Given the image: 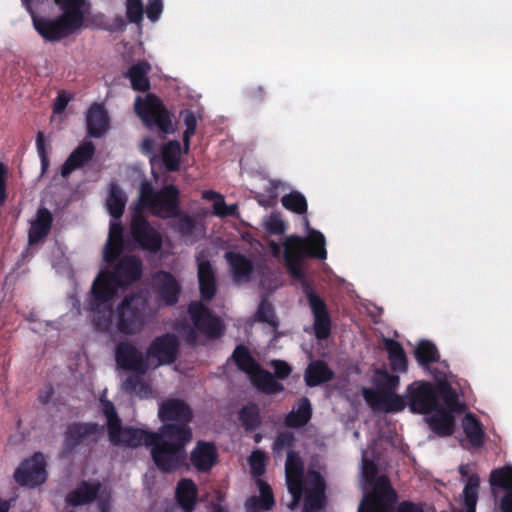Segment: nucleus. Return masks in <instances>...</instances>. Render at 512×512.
Instances as JSON below:
<instances>
[{
    "label": "nucleus",
    "mask_w": 512,
    "mask_h": 512,
    "mask_svg": "<svg viewBox=\"0 0 512 512\" xmlns=\"http://www.w3.org/2000/svg\"><path fill=\"white\" fill-rule=\"evenodd\" d=\"M295 437L289 431L278 433L273 443L272 449L276 454L281 453L284 449L291 448L294 445Z\"/></svg>",
    "instance_id": "680f3d73"
},
{
    "label": "nucleus",
    "mask_w": 512,
    "mask_h": 512,
    "mask_svg": "<svg viewBox=\"0 0 512 512\" xmlns=\"http://www.w3.org/2000/svg\"><path fill=\"white\" fill-rule=\"evenodd\" d=\"M101 490L98 480H82L76 488L66 496V503L72 507H79L93 503Z\"/></svg>",
    "instance_id": "4be33fe9"
},
{
    "label": "nucleus",
    "mask_w": 512,
    "mask_h": 512,
    "mask_svg": "<svg viewBox=\"0 0 512 512\" xmlns=\"http://www.w3.org/2000/svg\"><path fill=\"white\" fill-rule=\"evenodd\" d=\"M183 121L186 126V129L183 133V142L184 145L188 148L190 144V139L195 134L197 127V119L194 112L186 110L183 113Z\"/></svg>",
    "instance_id": "052dcab7"
},
{
    "label": "nucleus",
    "mask_w": 512,
    "mask_h": 512,
    "mask_svg": "<svg viewBox=\"0 0 512 512\" xmlns=\"http://www.w3.org/2000/svg\"><path fill=\"white\" fill-rule=\"evenodd\" d=\"M365 400L373 410L385 413L400 412L408 405L407 400L395 392L385 393L375 397H367Z\"/></svg>",
    "instance_id": "c756f323"
},
{
    "label": "nucleus",
    "mask_w": 512,
    "mask_h": 512,
    "mask_svg": "<svg viewBox=\"0 0 512 512\" xmlns=\"http://www.w3.org/2000/svg\"><path fill=\"white\" fill-rule=\"evenodd\" d=\"M307 491H325L326 483L321 473L316 470H308L305 476Z\"/></svg>",
    "instance_id": "bf43d9fd"
},
{
    "label": "nucleus",
    "mask_w": 512,
    "mask_h": 512,
    "mask_svg": "<svg viewBox=\"0 0 512 512\" xmlns=\"http://www.w3.org/2000/svg\"><path fill=\"white\" fill-rule=\"evenodd\" d=\"M147 300L139 294L126 295L113 309L115 327L124 335H135L142 331L145 325Z\"/></svg>",
    "instance_id": "423d86ee"
},
{
    "label": "nucleus",
    "mask_w": 512,
    "mask_h": 512,
    "mask_svg": "<svg viewBox=\"0 0 512 512\" xmlns=\"http://www.w3.org/2000/svg\"><path fill=\"white\" fill-rule=\"evenodd\" d=\"M305 494L303 512H316L323 508L326 499L325 491L305 490Z\"/></svg>",
    "instance_id": "603ef678"
},
{
    "label": "nucleus",
    "mask_w": 512,
    "mask_h": 512,
    "mask_svg": "<svg viewBox=\"0 0 512 512\" xmlns=\"http://www.w3.org/2000/svg\"><path fill=\"white\" fill-rule=\"evenodd\" d=\"M130 235L142 250L157 253L162 248L163 240L161 234L151 226L142 212H137L134 209L130 222Z\"/></svg>",
    "instance_id": "ddd939ff"
},
{
    "label": "nucleus",
    "mask_w": 512,
    "mask_h": 512,
    "mask_svg": "<svg viewBox=\"0 0 512 512\" xmlns=\"http://www.w3.org/2000/svg\"><path fill=\"white\" fill-rule=\"evenodd\" d=\"M154 291L159 301L166 306H174L179 301L181 285L175 276L164 270L153 275Z\"/></svg>",
    "instance_id": "dca6fc26"
},
{
    "label": "nucleus",
    "mask_w": 512,
    "mask_h": 512,
    "mask_svg": "<svg viewBox=\"0 0 512 512\" xmlns=\"http://www.w3.org/2000/svg\"><path fill=\"white\" fill-rule=\"evenodd\" d=\"M188 313L193 324L192 327L184 328L185 342L189 346L198 344V333L210 340L218 339L223 335L225 327L222 320L202 302H191Z\"/></svg>",
    "instance_id": "39448f33"
},
{
    "label": "nucleus",
    "mask_w": 512,
    "mask_h": 512,
    "mask_svg": "<svg viewBox=\"0 0 512 512\" xmlns=\"http://www.w3.org/2000/svg\"><path fill=\"white\" fill-rule=\"evenodd\" d=\"M150 70L151 66L146 61H139L128 69L125 77L130 80L133 90L146 92L150 89V81L148 79Z\"/></svg>",
    "instance_id": "c9c22d12"
},
{
    "label": "nucleus",
    "mask_w": 512,
    "mask_h": 512,
    "mask_svg": "<svg viewBox=\"0 0 512 512\" xmlns=\"http://www.w3.org/2000/svg\"><path fill=\"white\" fill-rule=\"evenodd\" d=\"M314 316L313 328L318 340H325L331 333V318L325 302L310 307Z\"/></svg>",
    "instance_id": "e433bc0d"
},
{
    "label": "nucleus",
    "mask_w": 512,
    "mask_h": 512,
    "mask_svg": "<svg viewBox=\"0 0 512 512\" xmlns=\"http://www.w3.org/2000/svg\"><path fill=\"white\" fill-rule=\"evenodd\" d=\"M282 206L299 215H303L307 213L308 204L305 196L298 192L292 191L281 198Z\"/></svg>",
    "instance_id": "49530a36"
},
{
    "label": "nucleus",
    "mask_w": 512,
    "mask_h": 512,
    "mask_svg": "<svg viewBox=\"0 0 512 512\" xmlns=\"http://www.w3.org/2000/svg\"><path fill=\"white\" fill-rule=\"evenodd\" d=\"M249 379L258 391L268 395L277 394L284 390V386L275 379L274 375L263 369L261 365L249 376Z\"/></svg>",
    "instance_id": "72a5a7b5"
},
{
    "label": "nucleus",
    "mask_w": 512,
    "mask_h": 512,
    "mask_svg": "<svg viewBox=\"0 0 512 512\" xmlns=\"http://www.w3.org/2000/svg\"><path fill=\"white\" fill-rule=\"evenodd\" d=\"M414 357L419 366L429 369L430 365L440 360L436 345L429 340H421L414 349Z\"/></svg>",
    "instance_id": "a19ab883"
},
{
    "label": "nucleus",
    "mask_w": 512,
    "mask_h": 512,
    "mask_svg": "<svg viewBox=\"0 0 512 512\" xmlns=\"http://www.w3.org/2000/svg\"><path fill=\"white\" fill-rule=\"evenodd\" d=\"M214 213L220 217L236 216L238 212V206L236 204L227 205L224 198L216 200L213 204Z\"/></svg>",
    "instance_id": "69168bd1"
},
{
    "label": "nucleus",
    "mask_w": 512,
    "mask_h": 512,
    "mask_svg": "<svg viewBox=\"0 0 512 512\" xmlns=\"http://www.w3.org/2000/svg\"><path fill=\"white\" fill-rule=\"evenodd\" d=\"M260 497H251L248 500L250 509L271 510L275 505L274 495L271 487L266 482L259 483Z\"/></svg>",
    "instance_id": "a18cd8bd"
},
{
    "label": "nucleus",
    "mask_w": 512,
    "mask_h": 512,
    "mask_svg": "<svg viewBox=\"0 0 512 512\" xmlns=\"http://www.w3.org/2000/svg\"><path fill=\"white\" fill-rule=\"evenodd\" d=\"M266 456L261 450H255L249 457V464L254 475H262L265 471Z\"/></svg>",
    "instance_id": "0e129e2a"
},
{
    "label": "nucleus",
    "mask_w": 512,
    "mask_h": 512,
    "mask_svg": "<svg viewBox=\"0 0 512 512\" xmlns=\"http://www.w3.org/2000/svg\"><path fill=\"white\" fill-rule=\"evenodd\" d=\"M142 0H126V17L130 23L140 25L143 21Z\"/></svg>",
    "instance_id": "6e6d98bb"
},
{
    "label": "nucleus",
    "mask_w": 512,
    "mask_h": 512,
    "mask_svg": "<svg viewBox=\"0 0 512 512\" xmlns=\"http://www.w3.org/2000/svg\"><path fill=\"white\" fill-rule=\"evenodd\" d=\"M224 258L230 267L234 282L247 283L250 281L254 272V264L252 260H250L245 255L235 251L226 252Z\"/></svg>",
    "instance_id": "393cba45"
},
{
    "label": "nucleus",
    "mask_w": 512,
    "mask_h": 512,
    "mask_svg": "<svg viewBox=\"0 0 512 512\" xmlns=\"http://www.w3.org/2000/svg\"><path fill=\"white\" fill-rule=\"evenodd\" d=\"M143 272V264L135 255L123 256L112 271H101L94 279L84 302L90 321L97 332L107 333L112 328L114 299L119 288L138 281Z\"/></svg>",
    "instance_id": "f257e3e1"
},
{
    "label": "nucleus",
    "mask_w": 512,
    "mask_h": 512,
    "mask_svg": "<svg viewBox=\"0 0 512 512\" xmlns=\"http://www.w3.org/2000/svg\"><path fill=\"white\" fill-rule=\"evenodd\" d=\"M489 482L491 486L500 487L505 494L500 500L501 512H512V466H505L491 471Z\"/></svg>",
    "instance_id": "412c9836"
},
{
    "label": "nucleus",
    "mask_w": 512,
    "mask_h": 512,
    "mask_svg": "<svg viewBox=\"0 0 512 512\" xmlns=\"http://www.w3.org/2000/svg\"><path fill=\"white\" fill-rule=\"evenodd\" d=\"M134 108L137 115L149 129L157 128L165 134L174 131L170 114L156 95L150 93L145 98L137 96Z\"/></svg>",
    "instance_id": "0eeeda50"
},
{
    "label": "nucleus",
    "mask_w": 512,
    "mask_h": 512,
    "mask_svg": "<svg viewBox=\"0 0 512 512\" xmlns=\"http://www.w3.org/2000/svg\"><path fill=\"white\" fill-rule=\"evenodd\" d=\"M217 447L213 442L199 440L190 453V462L199 473L210 472L218 461Z\"/></svg>",
    "instance_id": "a211bd4d"
},
{
    "label": "nucleus",
    "mask_w": 512,
    "mask_h": 512,
    "mask_svg": "<svg viewBox=\"0 0 512 512\" xmlns=\"http://www.w3.org/2000/svg\"><path fill=\"white\" fill-rule=\"evenodd\" d=\"M104 435V426L96 422H72L64 431L62 456H69L79 446H93Z\"/></svg>",
    "instance_id": "6e6552de"
},
{
    "label": "nucleus",
    "mask_w": 512,
    "mask_h": 512,
    "mask_svg": "<svg viewBox=\"0 0 512 512\" xmlns=\"http://www.w3.org/2000/svg\"><path fill=\"white\" fill-rule=\"evenodd\" d=\"M464 433L473 447L479 448L484 444V431L481 422L471 413L462 420Z\"/></svg>",
    "instance_id": "79ce46f5"
},
{
    "label": "nucleus",
    "mask_w": 512,
    "mask_h": 512,
    "mask_svg": "<svg viewBox=\"0 0 512 512\" xmlns=\"http://www.w3.org/2000/svg\"><path fill=\"white\" fill-rule=\"evenodd\" d=\"M286 484L293 502L297 504L301 500L304 491L303 475H286Z\"/></svg>",
    "instance_id": "13d9d810"
},
{
    "label": "nucleus",
    "mask_w": 512,
    "mask_h": 512,
    "mask_svg": "<svg viewBox=\"0 0 512 512\" xmlns=\"http://www.w3.org/2000/svg\"><path fill=\"white\" fill-rule=\"evenodd\" d=\"M153 442L150 445L151 457L161 472H175L185 464L187 453L182 446L174 445L171 441L154 440Z\"/></svg>",
    "instance_id": "9d476101"
},
{
    "label": "nucleus",
    "mask_w": 512,
    "mask_h": 512,
    "mask_svg": "<svg viewBox=\"0 0 512 512\" xmlns=\"http://www.w3.org/2000/svg\"><path fill=\"white\" fill-rule=\"evenodd\" d=\"M124 248V227L119 220H113L110 223L108 240L103 251L104 261L109 265L115 263Z\"/></svg>",
    "instance_id": "b1692460"
},
{
    "label": "nucleus",
    "mask_w": 512,
    "mask_h": 512,
    "mask_svg": "<svg viewBox=\"0 0 512 512\" xmlns=\"http://www.w3.org/2000/svg\"><path fill=\"white\" fill-rule=\"evenodd\" d=\"M95 154V146L91 141L81 143L73 152L68 156L61 166L62 177H68L74 170L83 167L88 163Z\"/></svg>",
    "instance_id": "a878e982"
},
{
    "label": "nucleus",
    "mask_w": 512,
    "mask_h": 512,
    "mask_svg": "<svg viewBox=\"0 0 512 512\" xmlns=\"http://www.w3.org/2000/svg\"><path fill=\"white\" fill-rule=\"evenodd\" d=\"M87 132L94 138L103 136L109 128V116L102 103H93L86 115Z\"/></svg>",
    "instance_id": "bb28decb"
},
{
    "label": "nucleus",
    "mask_w": 512,
    "mask_h": 512,
    "mask_svg": "<svg viewBox=\"0 0 512 512\" xmlns=\"http://www.w3.org/2000/svg\"><path fill=\"white\" fill-rule=\"evenodd\" d=\"M335 374L328 364L323 360L311 362L304 373V380L307 386L316 387L333 380Z\"/></svg>",
    "instance_id": "473e14b6"
},
{
    "label": "nucleus",
    "mask_w": 512,
    "mask_h": 512,
    "mask_svg": "<svg viewBox=\"0 0 512 512\" xmlns=\"http://www.w3.org/2000/svg\"><path fill=\"white\" fill-rule=\"evenodd\" d=\"M238 418L246 431H253L260 426L259 409L255 404L241 408Z\"/></svg>",
    "instance_id": "09e8293b"
},
{
    "label": "nucleus",
    "mask_w": 512,
    "mask_h": 512,
    "mask_svg": "<svg viewBox=\"0 0 512 512\" xmlns=\"http://www.w3.org/2000/svg\"><path fill=\"white\" fill-rule=\"evenodd\" d=\"M162 161L167 171L176 172L180 168L181 145L179 141L172 140L162 148Z\"/></svg>",
    "instance_id": "c03bdc74"
},
{
    "label": "nucleus",
    "mask_w": 512,
    "mask_h": 512,
    "mask_svg": "<svg viewBox=\"0 0 512 512\" xmlns=\"http://www.w3.org/2000/svg\"><path fill=\"white\" fill-rule=\"evenodd\" d=\"M431 373L436 381L437 400L439 401V397H441L447 407L446 410L450 411V413L458 411L461 407L458 394L448 382L446 373L437 369L431 371Z\"/></svg>",
    "instance_id": "c85d7f7f"
},
{
    "label": "nucleus",
    "mask_w": 512,
    "mask_h": 512,
    "mask_svg": "<svg viewBox=\"0 0 512 512\" xmlns=\"http://www.w3.org/2000/svg\"><path fill=\"white\" fill-rule=\"evenodd\" d=\"M266 229L273 235H281L285 232L286 224L280 217L271 215L266 224Z\"/></svg>",
    "instance_id": "774afa93"
},
{
    "label": "nucleus",
    "mask_w": 512,
    "mask_h": 512,
    "mask_svg": "<svg viewBox=\"0 0 512 512\" xmlns=\"http://www.w3.org/2000/svg\"><path fill=\"white\" fill-rule=\"evenodd\" d=\"M313 410L307 397L300 398L293 409L285 416L284 424L288 428H301L307 425L312 418Z\"/></svg>",
    "instance_id": "7c9ffc66"
},
{
    "label": "nucleus",
    "mask_w": 512,
    "mask_h": 512,
    "mask_svg": "<svg viewBox=\"0 0 512 512\" xmlns=\"http://www.w3.org/2000/svg\"><path fill=\"white\" fill-rule=\"evenodd\" d=\"M159 419L164 423H190L193 412L190 406L180 399H168L164 401L158 412Z\"/></svg>",
    "instance_id": "6ab92c4d"
},
{
    "label": "nucleus",
    "mask_w": 512,
    "mask_h": 512,
    "mask_svg": "<svg viewBox=\"0 0 512 512\" xmlns=\"http://www.w3.org/2000/svg\"><path fill=\"white\" fill-rule=\"evenodd\" d=\"M406 400L413 413L428 414L440 405L437 400L436 384L414 381L406 389Z\"/></svg>",
    "instance_id": "f8f14e48"
},
{
    "label": "nucleus",
    "mask_w": 512,
    "mask_h": 512,
    "mask_svg": "<svg viewBox=\"0 0 512 512\" xmlns=\"http://www.w3.org/2000/svg\"><path fill=\"white\" fill-rule=\"evenodd\" d=\"M256 319L259 322L266 323L273 328L278 327V320L275 315L274 308L270 302L263 299L258 305L256 311Z\"/></svg>",
    "instance_id": "3c124183"
},
{
    "label": "nucleus",
    "mask_w": 512,
    "mask_h": 512,
    "mask_svg": "<svg viewBox=\"0 0 512 512\" xmlns=\"http://www.w3.org/2000/svg\"><path fill=\"white\" fill-rule=\"evenodd\" d=\"M102 413L107 419V430L109 440L115 438V434L120 427L121 419L119 418L114 404L107 399H101Z\"/></svg>",
    "instance_id": "de8ad7c7"
},
{
    "label": "nucleus",
    "mask_w": 512,
    "mask_h": 512,
    "mask_svg": "<svg viewBox=\"0 0 512 512\" xmlns=\"http://www.w3.org/2000/svg\"><path fill=\"white\" fill-rule=\"evenodd\" d=\"M385 350L388 353L391 370L400 373L406 372L408 360L402 345L396 340L386 339Z\"/></svg>",
    "instance_id": "58836bf2"
},
{
    "label": "nucleus",
    "mask_w": 512,
    "mask_h": 512,
    "mask_svg": "<svg viewBox=\"0 0 512 512\" xmlns=\"http://www.w3.org/2000/svg\"><path fill=\"white\" fill-rule=\"evenodd\" d=\"M180 342L173 333L155 337L146 350L147 360H156V366L170 365L177 360Z\"/></svg>",
    "instance_id": "2eb2a0df"
},
{
    "label": "nucleus",
    "mask_w": 512,
    "mask_h": 512,
    "mask_svg": "<svg viewBox=\"0 0 512 512\" xmlns=\"http://www.w3.org/2000/svg\"><path fill=\"white\" fill-rule=\"evenodd\" d=\"M57 4L61 5L64 13L63 15H70L71 22L76 25H83L84 15L82 6L84 0H55Z\"/></svg>",
    "instance_id": "8fccbe9b"
},
{
    "label": "nucleus",
    "mask_w": 512,
    "mask_h": 512,
    "mask_svg": "<svg viewBox=\"0 0 512 512\" xmlns=\"http://www.w3.org/2000/svg\"><path fill=\"white\" fill-rule=\"evenodd\" d=\"M53 224V215L46 207L37 210L36 218L31 222L28 232V241L34 245L42 241L49 234Z\"/></svg>",
    "instance_id": "cd10ccee"
},
{
    "label": "nucleus",
    "mask_w": 512,
    "mask_h": 512,
    "mask_svg": "<svg viewBox=\"0 0 512 512\" xmlns=\"http://www.w3.org/2000/svg\"><path fill=\"white\" fill-rule=\"evenodd\" d=\"M284 262L290 276L299 281L310 307L325 302L317 295L307 280L302 263L306 257L325 260L327 258L326 239L314 229H309L307 237L290 236L284 242Z\"/></svg>",
    "instance_id": "f03ea898"
},
{
    "label": "nucleus",
    "mask_w": 512,
    "mask_h": 512,
    "mask_svg": "<svg viewBox=\"0 0 512 512\" xmlns=\"http://www.w3.org/2000/svg\"><path fill=\"white\" fill-rule=\"evenodd\" d=\"M231 360L240 371L248 376H251L260 366L252 356L249 348L243 344H239L235 347L231 355Z\"/></svg>",
    "instance_id": "ea45409f"
},
{
    "label": "nucleus",
    "mask_w": 512,
    "mask_h": 512,
    "mask_svg": "<svg viewBox=\"0 0 512 512\" xmlns=\"http://www.w3.org/2000/svg\"><path fill=\"white\" fill-rule=\"evenodd\" d=\"M196 262L198 266L197 274L201 298L204 301H210L215 297L217 292L215 270L208 259H203L202 253L197 255Z\"/></svg>",
    "instance_id": "aec40b11"
},
{
    "label": "nucleus",
    "mask_w": 512,
    "mask_h": 512,
    "mask_svg": "<svg viewBox=\"0 0 512 512\" xmlns=\"http://www.w3.org/2000/svg\"><path fill=\"white\" fill-rule=\"evenodd\" d=\"M434 412L433 415L427 418L430 429L440 437L450 436L455 426L452 413L440 406Z\"/></svg>",
    "instance_id": "2f4dec72"
},
{
    "label": "nucleus",
    "mask_w": 512,
    "mask_h": 512,
    "mask_svg": "<svg viewBox=\"0 0 512 512\" xmlns=\"http://www.w3.org/2000/svg\"><path fill=\"white\" fill-rule=\"evenodd\" d=\"M377 379L375 381L376 390L365 389L363 392L364 398L375 397L385 393H394L400 384V377L392 375L387 371H378Z\"/></svg>",
    "instance_id": "4c0bfd02"
},
{
    "label": "nucleus",
    "mask_w": 512,
    "mask_h": 512,
    "mask_svg": "<svg viewBox=\"0 0 512 512\" xmlns=\"http://www.w3.org/2000/svg\"><path fill=\"white\" fill-rule=\"evenodd\" d=\"M190 423H164L154 434H149L153 440L171 441L174 445H180L186 449L191 442L193 432Z\"/></svg>",
    "instance_id": "f3484780"
},
{
    "label": "nucleus",
    "mask_w": 512,
    "mask_h": 512,
    "mask_svg": "<svg viewBox=\"0 0 512 512\" xmlns=\"http://www.w3.org/2000/svg\"><path fill=\"white\" fill-rule=\"evenodd\" d=\"M176 229L182 236H190L196 228L194 219L188 214H181L177 217Z\"/></svg>",
    "instance_id": "e2e57ef3"
},
{
    "label": "nucleus",
    "mask_w": 512,
    "mask_h": 512,
    "mask_svg": "<svg viewBox=\"0 0 512 512\" xmlns=\"http://www.w3.org/2000/svg\"><path fill=\"white\" fill-rule=\"evenodd\" d=\"M149 434H154V432L130 426L122 427L121 423L115 434V438L110 440V442L114 446L124 445L127 447L136 448L142 444H145L147 447H150V445L154 443V440L150 438Z\"/></svg>",
    "instance_id": "5701e85b"
},
{
    "label": "nucleus",
    "mask_w": 512,
    "mask_h": 512,
    "mask_svg": "<svg viewBox=\"0 0 512 512\" xmlns=\"http://www.w3.org/2000/svg\"><path fill=\"white\" fill-rule=\"evenodd\" d=\"M175 498L184 512H193L197 500V487L191 479H181L176 487Z\"/></svg>",
    "instance_id": "f704fd0d"
},
{
    "label": "nucleus",
    "mask_w": 512,
    "mask_h": 512,
    "mask_svg": "<svg viewBox=\"0 0 512 512\" xmlns=\"http://www.w3.org/2000/svg\"><path fill=\"white\" fill-rule=\"evenodd\" d=\"M46 467L44 454L35 452L20 463L14 471L13 478L22 487L36 488L44 484L48 478Z\"/></svg>",
    "instance_id": "9b49d317"
},
{
    "label": "nucleus",
    "mask_w": 512,
    "mask_h": 512,
    "mask_svg": "<svg viewBox=\"0 0 512 512\" xmlns=\"http://www.w3.org/2000/svg\"><path fill=\"white\" fill-rule=\"evenodd\" d=\"M127 197L123 190L117 184H111L110 192L107 197V209L114 220H119L125 210Z\"/></svg>",
    "instance_id": "37998d69"
},
{
    "label": "nucleus",
    "mask_w": 512,
    "mask_h": 512,
    "mask_svg": "<svg viewBox=\"0 0 512 512\" xmlns=\"http://www.w3.org/2000/svg\"><path fill=\"white\" fill-rule=\"evenodd\" d=\"M163 10L162 0H148L146 6V15L148 19L155 22L159 19Z\"/></svg>",
    "instance_id": "338daca9"
},
{
    "label": "nucleus",
    "mask_w": 512,
    "mask_h": 512,
    "mask_svg": "<svg viewBox=\"0 0 512 512\" xmlns=\"http://www.w3.org/2000/svg\"><path fill=\"white\" fill-rule=\"evenodd\" d=\"M396 501V493L386 476L379 477L372 492L362 499L358 512H388Z\"/></svg>",
    "instance_id": "4468645a"
},
{
    "label": "nucleus",
    "mask_w": 512,
    "mask_h": 512,
    "mask_svg": "<svg viewBox=\"0 0 512 512\" xmlns=\"http://www.w3.org/2000/svg\"><path fill=\"white\" fill-rule=\"evenodd\" d=\"M479 485L478 475L472 474L468 477L463 489L464 503H477Z\"/></svg>",
    "instance_id": "4d7b16f0"
},
{
    "label": "nucleus",
    "mask_w": 512,
    "mask_h": 512,
    "mask_svg": "<svg viewBox=\"0 0 512 512\" xmlns=\"http://www.w3.org/2000/svg\"><path fill=\"white\" fill-rule=\"evenodd\" d=\"M115 360L120 368L132 371L123 381L122 389L140 398H149L152 395V389L143 378L149 365L142 352L130 342H120L116 346Z\"/></svg>",
    "instance_id": "20e7f679"
},
{
    "label": "nucleus",
    "mask_w": 512,
    "mask_h": 512,
    "mask_svg": "<svg viewBox=\"0 0 512 512\" xmlns=\"http://www.w3.org/2000/svg\"><path fill=\"white\" fill-rule=\"evenodd\" d=\"M286 475H304V464L299 454L294 450L287 452L285 463Z\"/></svg>",
    "instance_id": "864d4df0"
},
{
    "label": "nucleus",
    "mask_w": 512,
    "mask_h": 512,
    "mask_svg": "<svg viewBox=\"0 0 512 512\" xmlns=\"http://www.w3.org/2000/svg\"><path fill=\"white\" fill-rule=\"evenodd\" d=\"M26 9L32 15L33 25L35 30L48 41H59L62 38L69 36L81 26L71 22L70 15H61L58 18L51 20L35 15L30 0H22Z\"/></svg>",
    "instance_id": "1a4fd4ad"
},
{
    "label": "nucleus",
    "mask_w": 512,
    "mask_h": 512,
    "mask_svg": "<svg viewBox=\"0 0 512 512\" xmlns=\"http://www.w3.org/2000/svg\"><path fill=\"white\" fill-rule=\"evenodd\" d=\"M36 148L41 162V171L44 174L50 165L48 153L51 149L50 144L46 143L44 133L39 131L36 136Z\"/></svg>",
    "instance_id": "5fc2aeb1"
},
{
    "label": "nucleus",
    "mask_w": 512,
    "mask_h": 512,
    "mask_svg": "<svg viewBox=\"0 0 512 512\" xmlns=\"http://www.w3.org/2000/svg\"><path fill=\"white\" fill-rule=\"evenodd\" d=\"M180 204V191L176 185L167 184L156 190L151 181L143 180L133 209L142 213L148 211L155 217L168 219L180 216Z\"/></svg>",
    "instance_id": "7ed1b4c3"
}]
</instances>
